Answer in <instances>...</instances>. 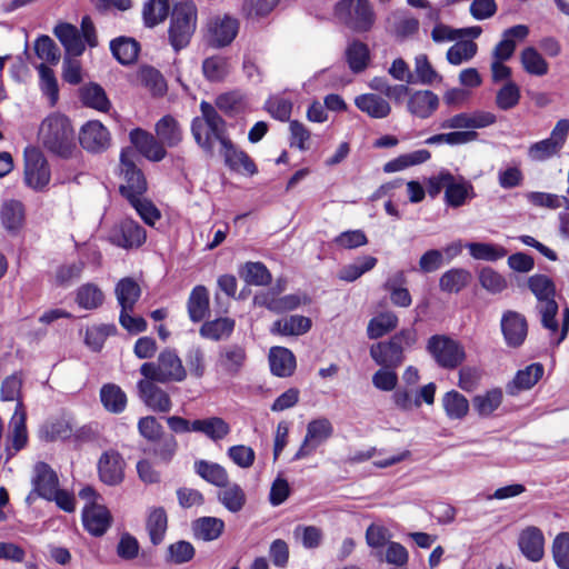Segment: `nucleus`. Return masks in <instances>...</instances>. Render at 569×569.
<instances>
[{
    "label": "nucleus",
    "instance_id": "obj_42",
    "mask_svg": "<svg viewBox=\"0 0 569 569\" xmlns=\"http://www.w3.org/2000/svg\"><path fill=\"white\" fill-rule=\"evenodd\" d=\"M209 310V293L204 286H197L192 289L188 299V313L192 322L204 319Z\"/></svg>",
    "mask_w": 569,
    "mask_h": 569
},
{
    "label": "nucleus",
    "instance_id": "obj_1",
    "mask_svg": "<svg viewBox=\"0 0 569 569\" xmlns=\"http://www.w3.org/2000/svg\"><path fill=\"white\" fill-rule=\"evenodd\" d=\"M43 147L51 153L70 159L78 151L71 120L60 112H52L42 120L38 130Z\"/></svg>",
    "mask_w": 569,
    "mask_h": 569
},
{
    "label": "nucleus",
    "instance_id": "obj_9",
    "mask_svg": "<svg viewBox=\"0 0 569 569\" xmlns=\"http://www.w3.org/2000/svg\"><path fill=\"white\" fill-rule=\"evenodd\" d=\"M38 497L54 501L66 512L76 508L74 497L60 488L57 472L46 462H38Z\"/></svg>",
    "mask_w": 569,
    "mask_h": 569
},
{
    "label": "nucleus",
    "instance_id": "obj_11",
    "mask_svg": "<svg viewBox=\"0 0 569 569\" xmlns=\"http://www.w3.org/2000/svg\"><path fill=\"white\" fill-rule=\"evenodd\" d=\"M426 349L436 363L447 370L458 368L467 357L463 346L446 335L431 336L427 341Z\"/></svg>",
    "mask_w": 569,
    "mask_h": 569
},
{
    "label": "nucleus",
    "instance_id": "obj_40",
    "mask_svg": "<svg viewBox=\"0 0 569 569\" xmlns=\"http://www.w3.org/2000/svg\"><path fill=\"white\" fill-rule=\"evenodd\" d=\"M311 325L310 318L295 315L283 320H277L272 326L271 332L282 336H301L310 330Z\"/></svg>",
    "mask_w": 569,
    "mask_h": 569
},
{
    "label": "nucleus",
    "instance_id": "obj_4",
    "mask_svg": "<svg viewBox=\"0 0 569 569\" xmlns=\"http://www.w3.org/2000/svg\"><path fill=\"white\" fill-rule=\"evenodd\" d=\"M417 339L416 329H402L389 340L373 343L370 347V357L382 368L396 369L401 366L405 360V349L415 346Z\"/></svg>",
    "mask_w": 569,
    "mask_h": 569
},
{
    "label": "nucleus",
    "instance_id": "obj_62",
    "mask_svg": "<svg viewBox=\"0 0 569 569\" xmlns=\"http://www.w3.org/2000/svg\"><path fill=\"white\" fill-rule=\"evenodd\" d=\"M521 98L519 86L509 80L496 93V106L502 111H508L518 106Z\"/></svg>",
    "mask_w": 569,
    "mask_h": 569
},
{
    "label": "nucleus",
    "instance_id": "obj_58",
    "mask_svg": "<svg viewBox=\"0 0 569 569\" xmlns=\"http://www.w3.org/2000/svg\"><path fill=\"white\" fill-rule=\"evenodd\" d=\"M467 248L472 258L485 261H497L507 256V250L498 244L487 242H469Z\"/></svg>",
    "mask_w": 569,
    "mask_h": 569
},
{
    "label": "nucleus",
    "instance_id": "obj_23",
    "mask_svg": "<svg viewBox=\"0 0 569 569\" xmlns=\"http://www.w3.org/2000/svg\"><path fill=\"white\" fill-rule=\"evenodd\" d=\"M439 97L431 90H416L409 94L407 110L419 119L430 118L439 108Z\"/></svg>",
    "mask_w": 569,
    "mask_h": 569
},
{
    "label": "nucleus",
    "instance_id": "obj_19",
    "mask_svg": "<svg viewBox=\"0 0 569 569\" xmlns=\"http://www.w3.org/2000/svg\"><path fill=\"white\" fill-rule=\"evenodd\" d=\"M247 361L244 347L232 343L220 348L217 358V367L229 377H237Z\"/></svg>",
    "mask_w": 569,
    "mask_h": 569
},
{
    "label": "nucleus",
    "instance_id": "obj_6",
    "mask_svg": "<svg viewBox=\"0 0 569 569\" xmlns=\"http://www.w3.org/2000/svg\"><path fill=\"white\" fill-rule=\"evenodd\" d=\"M197 27V8L191 0H181L173 6L168 29L169 43L174 51L186 48Z\"/></svg>",
    "mask_w": 569,
    "mask_h": 569
},
{
    "label": "nucleus",
    "instance_id": "obj_50",
    "mask_svg": "<svg viewBox=\"0 0 569 569\" xmlns=\"http://www.w3.org/2000/svg\"><path fill=\"white\" fill-rule=\"evenodd\" d=\"M377 262V258L371 256L359 257L352 263L343 266L339 270L338 278L342 281L352 282L373 269Z\"/></svg>",
    "mask_w": 569,
    "mask_h": 569
},
{
    "label": "nucleus",
    "instance_id": "obj_37",
    "mask_svg": "<svg viewBox=\"0 0 569 569\" xmlns=\"http://www.w3.org/2000/svg\"><path fill=\"white\" fill-rule=\"evenodd\" d=\"M224 529V522L216 517H200L192 522L194 538L203 541L218 539Z\"/></svg>",
    "mask_w": 569,
    "mask_h": 569
},
{
    "label": "nucleus",
    "instance_id": "obj_39",
    "mask_svg": "<svg viewBox=\"0 0 569 569\" xmlns=\"http://www.w3.org/2000/svg\"><path fill=\"white\" fill-rule=\"evenodd\" d=\"M110 50L121 64L128 66L137 60L140 44L132 38L119 37L110 42Z\"/></svg>",
    "mask_w": 569,
    "mask_h": 569
},
{
    "label": "nucleus",
    "instance_id": "obj_24",
    "mask_svg": "<svg viewBox=\"0 0 569 569\" xmlns=\"http://www.w3.org/2000/svg\"><path fill=\"white\" fill-rule=\"evenodd\" d=\"M529 34V28L517 24L502 32V39L492 50V60L508 61L515 53L517 41L525 40Z\"/></svg>",
    "mask_w": 569,
    "mask_h": 569
},
{
    "label": "nucleus",
    "instance_id": "obj_31",
    "mask_svg": "<svg viewBox=\"0 0 569 569\" xmlns=\"http://www.w3.org/2000/svg\"><path fill=\"white\" fill-rule=\"evenodd\" d=\"M154 131L163 147H177L183 138L180 123L171 114H166L159 119L154 126Z\"/></svg>",
    "mask_w": 569,
    "mask_h": 569
},
{
    "label": "nucleus",
    "instance_id": "obj_57",
    "mask_svg": "<svg viewBox=\"0 0 569 569\" xmlns=\"http://www.w3.org/2000/svg\"><path fill=\"white\" fill-rule=\"evenodd\" d=\"M117 331V327L113 323H101L98 326H92L88 328L86 331V345L92 351H100L107 338L110 336H114Z\"/></svg>",
    "mask_w": 569,
    "mask_h": 569
},
{
    "label": "nucleus",
    "instance_id": "obj_44",
    "mask_svg": "<svg viewBox=\"0 0 569 569\" xmlns=\"http://www.w3.org/2000/svg\"><path fill=\"white\" fill-rule=\"evenodd\" d=\"M473 196V187L472 184L465 180L462 177L457 180L452 176V180L448 184L447 190L445 191V201L448 206L458 208L465 204L466 199L468 197Z\"/></svg>",
    "mask_w": 569,
    "mask_h": 569
},
{
    "label": "nucleus",
    "instance_id": "obj_27",
    "mask_svg": "<svg viewBox=\"0 0 569 569\" xmlns=\"http://www.w3.org/2000/svg\"><path fill=\"white\" fill-rule=\"evenodd\" d=\"M99 477L102 482L114 486L123 479V460L117 451L102 453L98 462Z\"/></svg>",
    "mask_w": 569,
    "mask_h": 569
},
{
    "label": "nucleus",
    "instance_id": "obj_18",
    "mask_svg": "<svg viewBox=\"0 0 569 569\" xmlns=\"http://www.w3.org/2000/svg\"><path fill=\"white\" fill-rule=\"evenodd\" d=\"M110 240L126 249L138 248L146 241V230L137 221L124 219L112 231Z\"/></svg>",
    "mask_w": 569,
    "mask_h": 569
},
{
    "label": "nucleus",
    "instance_id": "obj_49",
    "mask_svg": "<svg viewBox=\"0 0 569 569\" xmlns=\"http://www.w3.org/2000/svg\"><path fill=\"white\" fill-rule=\"evenodd\" d=\"M170 10V0H149L142 9L143 23L148 28H153L163 22Z\"/></svg>",
    "mask_w": 569,
    "mask_h": 569
},
{
    "label": "nucleus",
    "instance_id": "obj_28",
    "mask_svg": "<svg viewBox=\"0 0 569 569\" xmlns=\"http://www.w3.org/2000/svg\"><path fill=\"white\" fill-rule=\"evenodd\" d=\"M545 368L541 363L535 362L519 370L513 380L507 385V392L516 396L520 391L531 389L543 376Z\"/></svg>",
    "mask_w": 569,
    "mask_h": 569
},
{
    "label": "nucleus",
    "instance_id": "obj_41",
    "mask_svg": "<svg viewBox=\"0 0 569 569\" xmlns=\"http://www.w3.org/2000/svg\"><path fill=\"white\" fill-rule=\"evenodd\" d=\"M471 281L470 271L462 268H452L439 279V288L443 292L458 293Z\"/></svg>",
    "mask_w": 569,
    "mask_h": 569
},
{
    "label": "nucleus",
    "instance_id": "obj_35",
    "mask_svg": "<svg viewBox=\"0 0 569 569\" xmlns=\"http://www.w3.org/2000/svg\"><path fill=\"white\" fill-rule=\"evenodd\" d=\"M355 104L359 110L376 119H383L391 112L389 102L375 93H365L357 97Z\"/></svg>",
    "mask_w": 569,
    "mask_h": 569
},
{
    "label": "nucleus",
    "instance_id": "obj_30",
    "mask_svg": "<svg viewBox=\"0 0 569 569\" xmlns=\"http://www.w3.org/2000/svg\"><path fill=\"white\" fill-rule=\"evenodd\" d=\"M79 99L81 103L100 112H108L111 102L104 89L97 82H89L79 88Z\"/></svg>",
    "mask_w": 569,
    "mask_h": 569
},
{
    "label": "nucleus",
    "instance_id": "obj_22",
    "mask_svg": "<svg viewBox=\"0 0 569 569\" xmlns=\"http://www.w3.org/2000/svg\"><path fill=\"white\" fill-rule=\"evenodd\" d=\"M518 546L529 561L538 562L545 555V536L538 527L529 526L520 532Z\"/></svg>",
    "mask_w": 569,
    "mask_h": 569
},
{
    "label": "nucleus",
    "instance_id": "obj_25",
    "mask_svg": "<svg viewBox=\"0 0 569 569\" xmlns=\"http://www.w3.org/2000/svg\"><path fill=\"white\" fill-rule=\"evenodd\" d=\"M112 517L107 507L91 502L82 511L84 528L96 537L102 536L111 526Z\"/></svg>",
    "mask_w": 569,
    "mask_h": 569
},
{
    "label": "nucleus",
    "instance_id": "obj_34",
    "mask_svg": "<svg viewBox=\"0 0 569 569\" xmlns=\"http://www.w3.org/2000/svg\"><path fill=\"white\" fill-rule=\"evenodd\" d=\"M194 472L208 483L216 487H226L229 481V475L224 467L217 462L208 460H197L193 465Z\"/></svg>",
    "mask_w": 569,
    "mask_h": 569
},
{
    "label": "nucleus",
    "instance_id": "obj_13",
    "mask_svg": "<svg viewBox=\"0 0 569 569\" xmlns=\"http://www.w3.org/2000/svg\"><path fill=\"white\" fill-rule=\"evenodd\" d=\"M333 427L327 418L312 420L307 426L306 437L293 456V460H301L310 456L316 449L332 436Z\"/></svg>",
    "mask_w": 569,
    "mask_h": 569
},
{
    "label": "nucleus",
    "instance_id": "obj_33",
    "mask_svg": "<svg viewBox=\"0 0 569 569\" xmlns=\"http://www.w3.org/2000/svg\"><path fill=\"white\" fill-rule=\"evenodd\" d=\"M191 429L193 432L203 433L214 442L224 439L231 431L229 423L220 417L193 420Z\"/></svg>",
    "mask_w": 569,
    "mask_h": 569
},
{
    "label": "nucleus",
    "instance_id": "obj_3",
    "mask_svg": "<svg viewBox=\"0 0 569 569\" xmlns=\"http://www.w3.org/2000/svg\"><path fill=\"white\" fill-rule=\"evenodd\" d=\"M528 288L537 298L536 310L540 316L541 325L549 330L553 337L559 331V323L556 320L559 307L555 300L556 284L553 280L541 273L533 274L528 279Z\"/></svg>",
    "mask_w": 569,
    "mask_h": 569
},
{
    "label": "nucleus",
    "instance_id": "obj_36",
    "mask_svg": "<svg viewBox=\"0 0 569 569\" xmlns=\"http://www.w3.org/2000/svg\"><path fill=\"white\" fill-rule=\"evenodd\" d=\"M114 293L121 309L133 310L141 296V288L133 278L127 277L116 284Z\"/></svg>",
    "mask_w": 569,
    "mask_h": 569
},
{
    "label": "nucleus",
    "instance_id": "obj_64",
    "mask_svg": "<svg viewBox=\"0 0 569 569\" xmlns=\"http://www.w3.org/2000/svg\"><path fill=\"white\" fill-rule=\"evenodd\" d=\"M552 558L560 569H569V532L558 533L551 546Z\"/></svg>",
    "mask_w": 569,
    "mask_h": 569
},
{
    "label": "nucleus",
    "instance_id": "obj_8",
    "mask_svg": "<svg viewBox=\"0 0 569 569\" xmlns=\"http://www.w3.org/2000/svg\"><path fill=\"white\" fill-rule=\"evenodd\" d=\"M140 373L156 382H181L187 377V371L181 359L174 350H162L157 361L144 362L140 367Z\"/></svg>",
    "mask_w": 569,
    "mask_h": 569
},
{
    "label": "nucleus",
    "instance_id": "obj_12",
    "mask_svg": "<svg viewBox=\"0 0 569 569\" xmlns=\"http://www.w3.org/2000/svg\"><path fill=\"white\" fill-rule=\"evenodd\" d=\"M207 30L208 43L213 48H223L229 46L237 37L239 22L229 14H218L208 20Z\"/></svg>",
    "mask_w": 569,
    "mask_h": 569
},
{
    "label": "nucleus",
    "instance_id": "obj_17",
    "mask_svg": "<svg viewBox=\"0 0 569 569\" xmlns=\"http://www.w3.org/2000/svg\"><path fill=\"white\" fill-rule=\"evenodd\" d=\"M500 326L507 346L518 348L525 342L528 333V323L525 316L508 310L503 312Z\"/></svg>",
    "mask_w": 569,
    "mask_h": 569
},
{
    "label": "nucleus",
    "instance_id": "obj_56",
    "mask_svg": "<svg viewBox=\"0 0 569 569\" xmlns=\"http://www.w3.org/2000/svg\"><path fill=\"white\" fill-rule=\"evenodd\" d=\"M346 57L349 68L359 73L367 68L370 58L369 48L366 43L356 40L348 46Z\"/></svg>",
    "mask_w": 569,
    "mask_h": 569
},
{
    "label": "nucleus",
    "instance_id": "obj_53",
    "mask_svg": "<svg viewBox=\"0 0 569 569\" xmlns=\"http://www.w3.org/2000/svg\"><path fill=\"white\" fill-rule=\"evenodd\" d=\"M520 62L529 74L541 77L548 73V62L533 47H527L521 51Z\"/></svg>",
    "mask_w": 569,
    "mask_h": 569
},
{
    "label": "nucleus",
    "instance_id": "obj_20",
    "mask_svg": "<svg viewBox=\"0 0 569 569\" xmlns=\"http://www.w3.org/2000/svg\"><path fill=\"white\" fill-rule=\"evenodd\" d=\"M156 380L142 379L138 382V391L142 401L158 412H169L172 407L169 395L154 383Z\"/></svg>",
    "mask_w": 569,
    "mask_h": 569
},
{
    "label": "nucleus",
    "instance_id": "obj_63",
    "mask_svg": "<svg viewBox=\"0 0 569 569\" xmlns=\"http://www.w3.org/2000/svg\"><path fill=\"white\" fill-rule=\"evenodd\" d=\"M194 547L186 540H179L168 546L164 560L168 563L183 565L193 559Z\"/></svg>",
    "mask_w": 569,
    "mask_h": 569
},
{
    "label": "nucleus",
    "instance_id": "obj_47",
    "mask_svg": "<svg viewBox=\"0 0 569 569\" xmlns=\"http://www.w3.org/2000/svg\"><path fill=\"white\" fill-rule=\"evenodd\" d=\"M218 493L219 502L230 512H239L246 505L247 497L243 489L238 483H230L221 487Z\"/></svg>",
    "mask_w": 569,
    "mask_h": 569
},
{
    "label": "nucleus",
    "instance_id": "obj_59",
    "mask_svg": "<svg viewBox=\"0 0 569 569\" xmlns=\"http://www.w3.org/2000/svg\"><path fill=\"white\" fill-rule=\"evenodd\" d=\"M240 277L251 286H267L272 277L262 262H247L240 270Z\"/></svg>",
    "mask_w": 569,
    "mask_h": 569
},
{
    "label": "nucleus",
    "instance_id": "obj_48",
    "mask_svg": "<svg viewBox=\"0 0 569 569\" xmlns=\"http://www.w3.org/2000/svg\"><path fill=\"white\" fill-rule=\"evenodd\" d=\"M168 528L167 512L162 507L151 510L147 519V530L153 546L160 545Z\"/></svg>",
    "mask_w": 569,
    "mask_h": 569
},
{
    "label": "nucleus",
    "instance_id": "obj_51",
    "mask_svg": "<svg viewBox=\"0 0 569 569\" xmlns=\"http://www.w3.org/2000/svg\"><path fill=\"white\" fill-rule=\"evenodd\" d=\"M214 108L228 117H238L246 112L247 103L240 92L232 91L218 96Z\"/></svg>",
    "mask_w": 569,
    "mask_h": 569
},
{
    "label": "nucleus",
    "instance_id": "obj_38",
    "mask_svg": "<svg viewBox=\"0 0 569 569\" xmlns=\"http://www.w3.org/2000/svg\"><path fill=\"white\" fill-rule=\"evenodd\" d=\"M100 401L111 413H121L127 407V396L116 383H106L100 389Z\"/></svg>",
    "mask_w": 569,
    "mask_h": 569
},
{
    "label": "nucleus",
    "instance_id": "obj_16",
    "mask_svg": "<svg viewBox=\"0 0 569 569\" xmlns=\"http://www.w3.org/2000/svg\"><path fill=\"white\" fill-rule=\"evenodd\" d=\"M130 142L141 156L150 161L159 162L166 158L167 151L160 140L150 132L136 128L129 133Z\"/></svg>",
    "mask_w": 569,
    "mask_h": 569
},
{
    "label": "nucleus",
    "instance_id": "obj_55",
    "mask_svg": "<svg viewBox=\"0 0 569 569\" xmlns=\"http://www.w3.org/2000/svg\"><path fill=\"white\" fill-rule=\"evenodd\" d=\"M139 80L154 97L163 96L167 91V83L163 76L153 67H142L139 71Z\"/></svg>",
    "mask_w": 569,
    "mask_h": 569
},
{
    "label": "nucleus",
    "instance_id": "obj_43",
    "mask_svg": "<svg viewBox=\"0 0 569 569\" xmlns=\"http://www.w3.org/2000/svg\"><path fill=\"white\" fill-rule=\"evenodd\" d=\"M76 302L84 310H94L102 306L104 293L92 282L81 284L76 291Z\"/></svg>",
    "mask_w": 569,
    "mask_h": 569
},
{
    "label": "nucleus",
    "instance_id": "obj_29",
    "mask_svg": "<svg viewBox=\"0 0 569 569\" xmlns=\"http://www.w3.org/2000/svg\"><path fill=\"white\" fill-rule=\"evenodd\" d=\"M24 207L18 200H6L0 209V221L10 234H18L24 226Z\"/></svg>",
    "mask_w": 569,
    "mask_h": 569
},
{
    "label": "nucleus",
    "instance_id": "obj_61",
    "mask_svg": "<svg viewBox=\"0 0 569 569\" xmlns=\"http://www.w3.org/2000/svg\"><path fill=\"white\" fill-rule=\"evenodd\" d=\"M478 50V46L472 40L457 41L447 51V60L450 64L459 66L462 62L471 60Z\"/></svg>",
    "mask_w": 569,
    "mask_h": 569
},
{
    "label": "nucleus",
    "instance_id": "obj_46",
    "mask_svg": "<svg viewBox=\"0 0 569 569\" xmlns=\"http://www.w3.org/2000/svg\"><path fill=\"white\" fill-rule=\"evenodd\" d=\"M441 401L449 419L461 420L468 415L469 401L460 392L450 390L443 395Z\"/></svg>",
    "mask_w": 569,
    "mask_h": 569
},
{
    "label": "nucleus",
    "instance_id": "obj_10",
    "mask_svg": "<svg viewBox=\"0 0 569 569\" xmlns=\"http://www.w3.org/2000/svg\"><path fill=\"white\" fill-rule=\"evenodd\" d=\"M336 16L356 32L369 31L376 21V13L368 0H341L336 4Z\"/></svg>",
    "mask_w": 569,
    "mask_h": 569
},
{
    "label": "nucleus",
    "instance_id": "obj_14",
    "mask_svg": "<svg viewBox=\"0 0 569 569\" xmlns=\"http://www.w3.org/2000/svg\"><path fill=\"white\" fill-rule=\"evenodd\" d=\"M110 132L98 120L86 122L79 132L81 147L91 153H101L110 147Z\"/></svg>",
    "mask_w": 569,
    "mask_h": 569
},
{
    "label": "nucleus",
    "instance_id": "obj_15",
    "mask_svg": "<svg viewBox=\"0 0 569 569\" xmlns=\"http://www.w3.org/2000/svg\"><path fill=\"white\" fill-rule=\"evenodd\" d=\"M497 117L492 112L477 110L461 112L440 122V129H482L496 123Z\"/></svg>",
    "mask_w": 569,
    "mask_h": 569
},
{
    "label": "nucleus",
    "instance_id": "obj_60",
    "mask_svg": "<svg viewBox=\"0 0 569 569\" xmlns=\"http://www.w3.org/2000/svg\"><path fill=\"white\" fill-rule=\"evenodd\" d=\"M502 391L491 389L485 395H478L472 399L475 410L482 417L490 416L502 402Z\"/></svg>",
    "mask_w": 569,
    "mask_h": 569
},
{
    "label": "nucleus",
    "instance_id": "obj_2",
    "mask_svg": "<svg viewBox=\"0 0 569 569\" xmlns=\"http://www.w3.org/2000/svg\"><path fill=\"white\" fill-rule=\"evenodd\" d=\"M200 111L201 116L191 122V133L203 152L213 156L214 142H219L221 147L230 139L227 123L217 109L207 101L200 103Z\"/></svg>",
    "mask_w": 569,
    "mask_h": 569
},
{
    "label": "nucleus",
    "instance_id": "obj_5",
    "mask_svg": "<svg viewBox=\"0 0 569 569\" xmlns=\"http://www.w3.org/2000/svg\"><path fill=\"white\" fill-rule=\"evenodd\" d=\"M54 36L64 48L66 57H79L86 50V44H98L94 24L89 16L81 19V29L68 22H60L54 27Z\"/></svg>",
    "mask_w": 569,
    "mask_h": 569
},
{
    "label": "nucleus",
    "instance_id": "obj_45",
    "mask_svg": "<svg viewBox=\"0 0 569 569\" xmlns=\"http://www.w3.org/2000/svg\"><path fill=\"white\" fill-rule=\"evenodd\" d=\"M234 325V320L227 317L206 321L200 328V335L213 341L224 340L233 332Z\"/></svg>",
    "mask_w": 569,
    "mask_h": 569
},
{
    "label": "nucleus",
    "instance_id": "obj_26",
    "mask_svg": "<svg viewBox=\"0 0 569 569\" xmlns=\"http://www.w3.org/2000/svg\"><path fill=\"white\" fill-rule=\"evenodd\" d=\"M73 421L68 415H60L47 419L41 428L39 436L47 442L64 441L72 437Z\"/></svg>",
    "mask_w": 569,
    "mask_h": 569
},
{
    "label": "nucleus",
    "instance_id": "obj_7",
    "mask_svg": "<svg viewBox=\"0 0 569 569\" xmlns=\"http://www.w3.org/2000/svg\"><path fill=\"white\" fill-rule=\"evenodd\" d=\"M139 156L133 148H124L119 160L120 194L128 201L144 196L148 182L143 171L138 167Z\"/></svg>",
    "mask_w": 569,
    "mask_h": 569
},
{
    "label": "nucleus",
    "instance_id": "obj_52",
    "mask_svg": "<svg viewBox=\"0 0 569 569\" xmlns=\"http://www.w3.org/2000/svg\"><path fill=\"white\" fill-rule=\"evenodd\" d=\"M397 326L398 317L395 312H381L369 321L367 335L370 339H378L396 329Z\"/></svg>",
    "mask_w": 569,
    "mask_h": 569
},
{
    "label": "nucleus",
    "instance_id": "obj_21",
    "mask_svg": "<svg viewBox=\"0 0 569 569\" xmlns=\"http://www.w3.org/2000/svg\"><path fill=\"white\" fill-rule=\"evenodd\" d=\"M220 154L223 157L226 166L236 172L253 176L258 168L247 152L239 149L231 139L220 147Z\"/></svg>",
    "mask_w": 569,
    "mask_h": 569
},
{
    "label": "nucleus",
    "instance_id": "obj_54",
    "mask_svg": "<svg viewBox=\"0 0 569 569\" xmlns=\"http://www.w3.org/2000/svg\"><path fill=\"white\" fill-rule=\"evenodd\" d=\"M40 77V89L44 97L49 100V106L53 107L59 100V84L52 69L44 63L38 64Z\"/></svg>",
    "mask_w": 569,
    "mask_h": 569
},
{
    "label": "nucleus",
    "instance_id": "obj_32",
    "mask_svg": "<svg viewBox=\"0 0 569 569\" xmlns=\"http://www.w3.org/2000/svg\"><path fill=\"white\" fill-rule=\"evenodd\" d=\"M269 365L272 375L287 378L296 369V357L288 348L272 347L269 351Z\"/></svg>",
    "mask_w": 569,
    "mask_h": 569
}]
</instances>
